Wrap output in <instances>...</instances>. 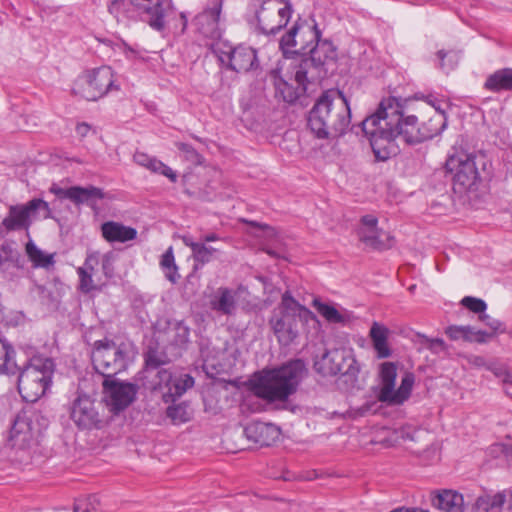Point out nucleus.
Wrapping results in <instances>:
<instances>
[{"instance_id":"nucleus-1","label":"nucleus","mask_w":512,"mask_h":512,"mask_svg":"<svg viewBox=\"0 0 512 512\" xmlns=\"http://www.w3.org/2000/svg\"><path fill=\"white\" fill-rule=\"evenodd\" d=\"M369 138L376 160L387 161L399 153L397 140L413 146L424 142L419 117L406 114L397 99H383L376 112L360 124Z\"/></svg>"},{"instance_id":"nucleus-2","label":"nucleus","mask_w":512,"mask_h":512,"mask_svg":"<svg viewBox=\"0 0 512 512\" xmlns=\"http://www.w3.org/2000/svg\"><path fill=\"white\" fill-rule=\"evenodd\" d=\"M351 123V110L339 90L324 92L309 111L307 124L318 139H336L344 135Z\"/></svg>"},{"instance_id":"nucleus-3","label":"nucleus","mask_w":512,"mask_h":512,"mask_svg":"<svg viewBox=\"0 0 512 512\" xmlns=\"http://www.w3.org/2000/svg\"><path fill=\"white\" fill-rule=\"evenodd\" d=\"M306 373L301 360H293L277 368L263 369L250 380L251 391L268 402L286 401L294 394Z\"/></svg>"},{"instance_id":"nucleus-4","label":"nucleus","mask_w":512,"mask_h":512,"mask_svg":"<svg viewBox=\"0 0 512 512\" xmlns=\"http://www.w3.org/2000/svg\"><path fill=\"white\" fill-rule=\"evenodd\" d=\"M490 166L485 154L465 151L450 155L445 163L447 172L452 174L453 189L458 193L476 191L481 181L489 177Z\"/></svg>"},{"instance_id":"nucleus-5","label":"nucleus","mask_w":512,"mask_h":512,"mask_svg":"<svg viewBox=\"0 0 512 512\" xmlns=\"http://www.w3.org/2000/svg\"><path fill=\"white\" fill-rule=\"evenodd\" d=\"M316 315L286 291L273 310L269 324L281 345H290L299 335L298 323L316 321Z\"/></svg>"},{"instance_id":"nucleus-6","label":"nucleus","mask_w":512,"mask_h":512,"mask_svg":"<svg viewBox=\"0 0 512 512\" xmlns=\"http://www.w3.org/2000/svg\"><path fill=\"white\" fill-rule=\"evenodd\" d=\"M55 363L52 358L34 355L27 364L19 369L18 391L26 402H36L52 384Z\"/></svg>"},{"instance_id":"nucleus-7","label":"nucleus","mask_w":512,"mask_h":512,"mask_svg":"<svg viewBox=\"0 0 512 512\" xmlns=\"http://www.w3.org/2000/svg\"><path fill=\"white\" fill-rule=\"evenodd\" d=\"M312 39H316V45L309 50L310 57L303 59L295 71V81L302 88L307 89V84L322 80L328 73V66L334 65L337 59L336 48L331 41L319 40V32L308 29Z\"/></svg>"},{"instance_id":"nucleus-8","label":"nucleus","mask_w":512,"mask_h":512,"mask_svg":"<svg viewBox=\"0 0 512 512\" xmlns=\"http://www.w3.org/2000/svg\"><path fill=\"white\" fill-rule=\"evenodd\" d=\"M130 361V348L126 343L117 344L111 340H99L94 344L92 363L94 369L105 377H114L127 369Z\"/></svg>"},{"instance_id":"nucleus-9","label":"nucleus","mask_w":512,"mask_h":512,"mask_svg":"<svg viewBox=\"0 0 512 512\" xmlns=\"http://www.w3.org/2000/svg\"><path fill=\"white\" fill-rule=\"evenodd\" d=\"M112 90H118V86L115 85L113 70L105 65L85 71L73 86L74 94L89 101H96Z\"/></svg>"},{"instance_id":"nucleus-10","label":"nucleus","mask_w":512,"mask_h":512,"mask_svg":"<svg viewBox=\"0 0 512 512\" xmlns=\"http://www.w3.org/2000/svg\"><path fill=\"white\" fill-rule=\"evenodd\" d=\"M40 418V413L34 410L19 412L12 423L8 445L19 451H26L35 446L41 433Z\"/></svg>"},{"instance_id":"nucleus-11","label":"nucleus","mask_w":512,"mask_h":512,"mask_svg":"<svg viewBox=\"0 0 512 512\" xmlns=\"http://www.w3.org/2000/svg\"><path fill=\"white\" fill-rule=\"evenodd\" d=\"M314 368L323 376L342 374L351 378H355L360 370L352 351L345 348L327 350L315 361Z\"/></svg>"},{"instance_id":"nucleus-12","label":"nucleus","mask_w":512,"mask_h":512,"mask_svg":"<svg viewBox=\"0 0 512 512\" xmlns=\"http://www.w3.org/2000/svg\"><path fill=\"white\" fill-rule=\"evenodd\" d=\"M36 214L44 219L49 218L51 214L48 203L40 198H34L26 204L11 205L2 225L7 232L28 230L31 218Z\"/></svg>"},{"instance_id":"nucleus-13","label":"nucleus","mask_w":512,"mask_h":512,"mask_svg":"<svg viewBox=\"0 0 512 512\" xmlns=\"http://www.w3.org/2000/svg\"><path fill=\"white\" fill-rule=\"evenodd\" d=\"M291 12L285 0H264L256 13L258 27L263 34L275 35L288 24Z\"/></svg>"},{"instance_id":"nucleus-14","label":"nucleus","mask_w":512,"mask_h":512,"mask_svg":"<svg viewBox=\"0 0 512 512\" xmlns=\"http://www.w3.org/2000/svg\"><path fill=\"white\" fill-rule=\"evenodd\" d=\"M214 51L222 64L237 73H246L259 67L256 50L252 47H232L227 43H218Z\"/></svg>"},{"instance_id":"nucleus-15","label":"nucleus","mask_w":512,"mask_h":512,"mask_svg":"<svg viewBox=\"0 0 512 512\" xmlns=\"http://www.w3.org/2000/svg\"><path fill=\"white\" fill-rule=\"evenodd\" d=\"M138 386L129 382H122L113 377L104 379L103 393L110 410L119 413L126 409L136 398Z\"/></svg>"},{"instance_id":"nucleus-16","label":"nucleus","mask_w":512,"mask_h":512,"mask_svg":"<svg viewBox=\"0 0 512 512\" xmlns=\"http://www.w3.org/2000/svg\"><path fill=\"white\" fill-rule=\"evenodd\" d=\"M378 220L373 215H365L360 220L357 231L359 240L374 250H386L392 247L393 237L377 227Z\"/></svg>"},{"instance_id":"nucleus-17","label":"nucleus","mask_w":512,"mask_h":512,"mask_svg":"<svg viewBox=\"0 0 512 512\" xmlns=\"http://www.w3.org/2000/svg\"><path fill=\"white\" fill-rule=\"evenodd\" d=\"M71 419L80 429H100L102 420L95 402L87 395L78 396L71 407Z\"/></svg>"},{"instance_id":"nucleus-18","label":"nucleus","mask_w":512,"mask_h":512,"mask_svg":"<svg viewBox=\"0 0 512 512\" xmlns=\"http://www.w3.org/2000/svg\"><path fill=\"white\" fill-rule=\"evenodd\" d=\"M223 0H208L206 8L195 17L197 30L205 37L218 39L221 36L219 18Z\"/></svg>"},{"instance_id":"nucleus-19","label":"nucleus","mask_w":512,"mask_h":512,"mask_svg":"<svg viewBox=\"0 0 512 512\" xmlns=\"http://www.w3.org/2000/svg\"><path fill=\"white\" fill-rule=\"evenodd\" d=\"M136 8L138 14L144 21L156 29L161 30L164 27V9L162 0H128Z\"/></svg>"},{"instance_id":"nucleus-20","label":"nucleus","mask_w":512,"mask_h":512,"mask_svg":"<svg viewBox=\"0 0 512 512\" xmlns=\"http://www.w3.org/2000/svg\"><path fill=\"white\" fill-rule=\"evenodd\" d=\"M246 438L260 446H270L280 436V429L273 424L252 422L244 428Z\"/></svg>"},{"instance_id":"nucleus-21","label":"nucleus","mask_w":512,"mask_h":512,"mask_svg":"<svg viewBox=\"0 0 512 512\" xmlns=\"http://www.w3.org/2000/svg\"><path fill=\"white\" fill-rule=\"evenodd\" d=\"M209 306L222 315H233L237 308V292L228 287H219L211 296Z\"/></svg>"},{"instance_id":"nucleus-22","label":"nucleus","mask_w":512,"mask_h":512,"mask_svg":"<svg viewBox=\"0 0 512 512\" xmlns=\"http://www.w3.org/2000/svg\"><path fill=\"white\" fill-rule=\"evenodd\" d=\"M55 193L60 196L73 201L76 204L86 203L88 205H95L97 200L104 197V193L97 187H79L73 186L68 189H58Z\"/></svg>"},{"instance_id":"nucleus-23","label":"nucleus","mask_w":512,"mask_h":512,"mask_svg":"<svg viewBox=\"0 0 512 512\" xmlns=\"http://www.w3.org/2000/svg\"><path fill=\"white\" fill-rule=\"evenodd\" d=\"M432 505L443 512H464L465 502L462 494L455 490L444 489L433 493Z\"/></svg>"},{"instance_id":"nucleus-24","label":"nucleus","mask_w":512,"mask_h":512,"mask_svg":"<svg viewBox=\"0 0 512 512\" xmlns=\"http://www.w3.org/2000/svg\"><path fill=\"white\" fill-rule=\"evenodd\" d=\"M103 238L110 243H125L137 237V230L115 221H107L101 225Z\"/></svg>"},{"instance_id":"nucleus-25","label":"nucleus","mask_w":512,"mask_h":512,"mask_svg":"<svg viewBox=\"0 0 512 512\" xmlns=\"http://www.w3.org/2000/svg\"><path fill=\"white\" fill-rule=\"evenodd\" d=\"M445 333L451 340L464 339L478 343H485L492 337L491 333L484 330H476L471 326L451 325L446 328Z\"/></svg>"},{"instance_id":"nucleus-26","label":"nucleus","mask_w":512,"mask_h":512,"mask_svg":"<svg viewBox=\"0 0 512 512\" xmlns=\"http://www.w3.org/2000/svg\"><path fill=\"white\" fill-rule=\"evenodd\" d=\"M388 335L389 329L387 327L378 322H373L369 336L378 358H388L391 355V350L387 343Z\"/></svg>"},{"instance_id":"nucleus-27","label":"nucleus","mask_w":512,"mask_h":512,"mask_svg":"<svg viewBox=\"0 0 512 512\" xmlns=\"http://www.w3.org/2000/svg\"><path fill=\"white\" fill-rule=\"evenodd\" d=\"M484 87L492 92L512 91V68L499 69L489 75Z\"/></svg>"},{"instance_id":"nucleus-28","label":"nucleus","mask_w":512,"mask_h":512,"mask_svg":"<svg viewBox=\"0 0 512 512\" xmlns=\"http://www.w3.org/2000/svg\"><path fill=\"white\" fill-rule=\"evenodd\" d=\"M397 376V368L392 362H384L381 365L380 377L382 381V387L378 394V399L381 402L389 399L388 396L393 392V388L395 387V379Z\"/></svg>"},{"instance_id":"nucleus-29","label":"nucleus","mask_w":512,"mask_h":512,"mask_svg":"<svg viewBox=\"0 0 512 512\" xmlns=\"http://www.w3.org/2000/svg\"><path fill=\"white\" fill-rule=\"evenodd\" d=\"M182 242L192 250L194 261L201 265L209 263L212 260L213 254L217 251L216 248L206 246L203 242L193 241L192 237L188 235L182 236Z\"/></svg>"},{"instance_id":"nucleus-30","label":"nucleus","mask_w":512,"mask_h":512,"mask_svg":"<svg viewBox=\"0 0 512 512\" xmlns=\"http://www.w3.org/2000/svg\"><path fill=\"white\" fill-rule=\"evenodd\" d=\"M424 141L439 135L447 127L446 111L435 112L427 121L421 122Z\"/></svg>"},{"instance_id":"nucleus-31","label":"nucleus","mask_w":512,"mask_h":512,"mask_svg":"<svg viewBox=\"0 0 512 512\" xmlns=\"http://www.w3.org/2000/svg\"><path fill=\"white\" fill-rule=\"evenodd\" d=\"M15 350L11 344L0 340V375H15L18 366L14 360Z\"/></svg>"},{"instance_id":"nucleus-32","label":"nucleus","mask_w":512,"mask_h":512,"mask_svg":"<svg viewBox=\"0 0 512 512\" xmlns=\"http://www.w3.org/2000/svg\"><path fill=\"white\" fill-rule=\"evenodd\" d=\"M506 496V491L480 496L476 500L475 507L478 512H501L506 502Z\"/></svg>"},{"instance_id":"nucleus-33","label":"nucleus","mask_w":512,"mask_h":512,"mask_svg":"<svg viewBox=\"0 0 512 512\" xmlns=\"http://www.w3.org/2000/svg\"><path fill=\"white\" fill-rule=\"evenodd\" d=\"M312 305L329 323L345 325L349 320L347 314L340 313L333 305L324 303L319 298H315Z\"/></svg>"},{"instance_id":"nucleus-34","label":"nucleus","mask_w":512,"mask_h":512,"mask_svg":"<svg viewBox=\"0 0 512 512\" xmlns=\"http://www.w3.org/2000/svg\"><path fill=\"white\" fill-rule=\"evenodd\" d=\"M25 250L34 267L49 268L55 263L54 255L45 254L33 241H29L26 244Z\"/></svg>"},{"instance_id":"nucleus-35","label":"nucleus","mask_w":512,"mask_h":512,"mask_svg":"<svg viewBox=\"0 0 512 512\" xmlns=\"http://www.w3.org/2000/svg\"><path fill=\"white\" fill-rule=\"evenodd\" d=\"M414 384V376L412 374H406L402 380L401 385L398 389L393 388V392L388 396L389 399L385 400V403L398 405L406 401L410 394Z\"/></svg>"},{"instance_id":"nucleus-36","label":"nucleus","mask_w":512,"mask_h":512,"mask_svg":"<svg viewBox=\"0 0 512 512\" xmlns=\"http://www.w3.org/2000/svg\"><path fill=\"white\" fill-rule=\"evenodd\" d=\"M194 385L193 377L185 375L183 379L175 378V383L169 391L163 392V401L165 403L174 402L177 398L182 396L186 390Z\"/></svg>"},{"instance_id":"nucleus-37","label":"nucleus","mask_w":512,"mask_h":512,"mask_svg":"<svg viewBox=\"0 0 512 512\" xmlns=\"http://www.w3.org/2000/svg\"><path fill=\"white\" fill-rule=\"evenodd\" d=\"M160 266L165 273V277L173 284L180 278L178 267L175 263L173 248L170 246L161 257Z\"/></svg>"},{"instance_id":"nucleus-38","label":"nucleus","mask_w":512,"mask_h":512,"mask_svg":"<svg viewBox=\"0 0 512 512\" xmlns=\"http://www.w3.org/2000/svg\"><path fill=\"white\" fill-rule=\"evenodd\" d=\"M174 383L175 378H173L172 373L168 369L161 368L155 372L151 388L154 391L161 392L163 396V392L169 391V388H172Z\"/></svg>"},{"instance_id":"nucleus-39","label":"nucleus","mask_w":512,"mask_h":512,"mask_svg":"<svg viewBox=\"0 0 512 512\" xmlns=\"http://www.w3.org/2000/svg\"><path fill=\"white\" fill-rule=\"evenodd\" d=\"M276 90H277V93L280 94L282 99L287 103H293L298 99V97H299L298 90H300L301 93H305L307 91V89L305 91H302V88L299 84H298V88L295 89L290 84H288L287 82L282 81V80H280L277 83Z\"/></svg>"},{"instance_id":"nucleus-40","label":"nucleus","mask_w":512,"mask_h":512,"mask_svg":"<svg viewBox=\"0 0 512 512\" xmlns=\"http://www.w3.org/2000/svg\"><path fill=\"white\" fill-rule=\"evenodd\" d=\"M166 415L173 424H181L190 420L187 406L183 403L169 406Z\"/></svg>"},{"instance_id":"nucleus-41","label":"nucleus","mask_w":512,"mask_h":512,"mask_svg":"<svg viewBox=\"0 0 512 512\" xmlns=\"http://www.w3.org/2000/svg\"><path fill=\"white\" fill-rule=\"evenodd\" d=\"M100 505V498L98 495H89L84 499H79L74 504V512H94Z\"/></svg>"},{"instance_id":"nucleus-42","label":"nucleus","mask_w":512,"mask_h":512,"mask_svg":"<svg viewBox=\"0 0 512 512\" xmlns=\"http://www.w3.org/2000/svg\"><path fill=\"white\" fill-rule=\"evenodd\" d=\"M147 169L154 173H159L166 176L170 179L171 182L177 181V174L170 167L154 157H152Z\"/></svg>"},{"instance_id":"nucleus-43","label":"nucleus","mask_w":512,"mask_h":512,"mask_svg":"<svg viewBox=\"0 0 512 512\" xmlns=\"http://www.w3.org/2000/svg\"><path fill=\"white\" fill-rule=\"evenodd\" d=\"M298 31L299 27L295 24L285 35L282 36L280 41V47L282 50L285 52L293 51V48L298 45V40L296 39Z\"/></svg>"},{"instance_id":"nucleus-44","label":"nucleus","mask_w":512,"mask_h":512,"mask_svg":"<svg viewBox=\"0 0 512 512\" xmlns=\"http://www.w3.org/2000/svg\"><path fill=\"white\" fill-rule=\"evenodd\" d=\"M421 344L434 354H439L446 351V344L441 338H429L425 335H419Z\"/></svg>"},{"instance_id":"nucleus-45","label":"nucleus","mask_w":512,"mask_h":512,"mask_svg":"<svg viewBox=\"0 0 512 512\" xmlns=\"http://www.w3.org/2000/svg\"><path fill=\"white\" fill-rule=\"evenodd\" d=\"M175 146L184 154L188 161L195 165L201 164L202 156L195 150L192 145L183 142H176Z\"/></svg>"},{"instance_id":"nucleus-46","label":"nucleus","mask_w":512,"mask_h":512,"mask_svg":"<svg viewBox=\"0 0 512 512\" xmlns=\"http://www.w3.org/2000/svg\"><path fill=\"white\" fill-rule=\"evenodd\" d=\"M461 304L474 313H483L487 308L485 301L471 296L464 297Z\"/></svg>"},{"instance_id":"nucleus-47","label":"nucleus","mask_w":512,"mask_h":512,"mask_svg":"<svg viewBox=\"0 0 512 512\" xmlns=\"http://www.w3.org/2000/svg\"><path fill=\"white\" fill-rule=\"evenodd\" d=\"M79 276V290L83 293H90L96 289V285L93 281V275L86 273L84 270L77 271Z\"/></svg>"},{"instance_id":"nucleus-48","label":"nucleus","mask_w":512,"mask_h":512,"mask_svg":"<svg viewBox=\"0 0 512 512\" xmlns=\"http://www.w3.org/2000/svg\"><path fill=\"white\" fill-rule=\"evenodd\" d=\"M146 370L151 375L157 370L161 369L160 367L165 364V362L158 356L156 352L148 353L146 357Z\"/></svg>"},{"instance_id":"nucleus-49","label":"nucleus","mask_w":512,"mask_h":512,"mask_svg":"<svg viewBox=\"0 0 512 512\" xmlns=\"http://www.w3.org/2000/svg\"><path fill=\"white\" fill-rule=\"evenodd\" d=\"M487 370L494 373L495 376L503 379L511 378V374L507 371L506 367L495 362H489L487 365Z\"/></svg>"},{"instance_id":"nucleus-50","label":"nucleus","mask_w":512,"mask_h":512,"mask_svg":"<svg viewBox=\"0 0 512 512\" xmlns=\"http://www.w3.org/2000/svg\"><path fill=\"white\" fill-rule=\"evenodd\" d=\"M464 358L467 361V363L473 367L487 369V365L489 362H487L485 358L482 356L470 354L464 356Z\"/></svg>"},{"instance_id":"nucleus-51","label":"nucleus","mask_w":512,"mask_h":512,"mask_svg":"<svg viewBox=\"0 0 512 512\" xmlns=\"http://www.w3.org/2000/svg\"><path fill=\"white\" fill-rule=\"evenodd\" d=\"M98 264V259L94 255H88L85 259L84 265L79 267L77 271L84 270L86 273L93 275L95 270V265Z\"/></svg>"},{"instance_id":"nucleus-52","label":"nucleus","mask_w":512,"mask_h":512,"mask_svg":"<svg viewBox=\"0 0 512 512\" xmlns=\"http://www.w3.org/2000/svg\"><path fill=\"white\" fill-rule=\"evenodd\" d=\"M480 319L485 323L486 326L491 328L492 332H490V333L492 335L494 334V332L499 330L501 327V323L498 320L493 319L492 317H490L487 314L480 315Z\"/></svg>"},{"instance_id":"nucleus-53","label":"nucleus","mask_w":512,"mask_h":512,"mask_svg":"<svg viewBox=\"0 0 512 512\" xmlns=\"http://www.w3.org/2000/svg\"><path fill=\"white\" fill-rule=\"evenodd\" d=\"M134 158V161L140 165V166H143L145 168H148L149 166V163L152 159L151 156L147 155L146 153H143V152H136L133 156Z\"/></svg>"},{"instance_id":"nucleus-54","label":"nucleus","mask_w":512,"mask_h":512,"mask_svg":"<svg viewBox=\"0 0 512 512\" xmlns=\"http://www.w3.org/2000/svg\"><path fill=\"white\" fill-rule=\"evenodd\" d=\"M437 56L440 60V68L445 70L446 72H449L450 70H452L456 63H452L451 61H449V63H444V59L447 57V53L444 51V50H439L437 52Z\"/></svg>"},{"instance_id":"nucleus-55","label":"nucleus","mask_w":512,"mask_h":512,"mask_svg":"<svg viewBox=\"0 0 512 512\" xmlns=\"http://www.w3.org/2000/svg\"><path fill=\"white\" fill-rule=\"evenodd\" d=\"M250 224L254 227L260 228L267 237L279 238L274 229L267 225H261L257 222H250Z\"/></svg>"},{"instance_id":"nucleus-56","label":"nucleus","mask_w":512,"mask_h":512,"mask_svg":"<svg viewBox=\"0 0 512 512\" xmlns=\"http://www.w3.org/2000/svg\"><path fill=\"white\" fill-rule=\"evenodd\" d=\"M91 127L87 123H80L76 126V132L81 138L85 137L90 131Z\"/></svg>"},{"instance_id":"nucleus-57","label":"nucleus","mask_w":512,"mask_h":512,"mask_svg":"<svg viewBox=\"0 0 512 512\" xmlns=\"http://www.w3.org/2000/svg\"><path fill=\"white\" fill-rule=\"evenodd\" d=\"M390 512H429L428 509H423V508H419V507H398V508H395L393 510H391Z\"/></svg>"},{"instance_id":"nucleus-58","label":"nucleus","mask_w":512,"mask_h":512,"mask_svg":"<svg viewBox=\"0 0 512 512\" xmlns=\"http://www.w3.org/2000/svg\"><path fill=\"white\" fill-rule=\"evenodd\" d=\"M123 0H111L108 10L111 14H117Z\"/></svg>"},{"instance_id":"nucleus-59","label":"nucleus","mask_w":512,"mask_h":512,"mask_svg":"<svg viewBox=\"0 0 512 512\" xmlns=\"http://www.w3.org/2000/svg\"><path fill=\"white\" fill-rule=\"evenodd\" d=\"M503 384L506 395L512 399V377L503 379Z\"/></svg>"},{"instance_id":"nucleus-60","label":"nucleus","mask_w":512,"mask_h":512,"mask_svg":"<svg viewBox=\"0 0 512 512\" xmlns=\"http://www.w3.org/2000/svg\"><path fill=\"white\" fill-rule=\"evenodd\" d=\"M203 243L204 242H214L219 240V236L215 233H209L203 237Z\"/></svg>"},{"instance_id":"nucleus-61","label":"nucleus","mask_w":512,"mask_h":512,"mask_svg":"<svg viewBox=\"0 0 512 512\" xmlns=\"http://www.w3.org/2000/svg\"><path fill=\"white\" fill-rule=\"evenodd\" d=\"M428 104L431 106L433 114H435V112L445 111L444 109L441 108L439 104L437 105L436 101L429 100Z\"/></svg>"},{"instance_id":"nucleus-62","label":"nucleus","mask_w":512,"mask_h":512,"mask_svg":"<svg viewBox=\"0 0 512 512\" xmlns=\"http://www.w3.org/2000/svg\"><path fill=\"white\" fill-rule=\"evenodd\" d=\"M110 264H111V263H110V259H109V257L105 256V257H104V259H103V261H102V268H103L104 273H105L106 275H108V269H109V267H110Z\"/></svg>"},{"instance_id":"nucleus-63","label":"nucleus","mask_w":512,"mask_h":512,"mask_svg":"<svg viewBox=\"0 0 512 512\" xmlns=\"http://www.w3.org/2000/svg\"><path fill=\"white\" fill-rule=\"evenodd\" d=\"M266 252H267L269 255L273 256V257H278V256H279V255H278L274 250H272V249H267V250H266Z\"/></svg>"}]
</instances>
